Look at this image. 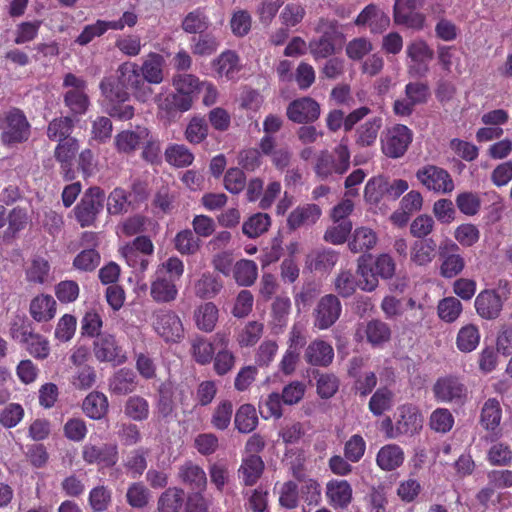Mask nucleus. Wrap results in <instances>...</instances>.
<instances>
[{"label": "nucleus", "instance_id": "obj_45", "mask_svg": "<svg viewBox=\"0 0 512 512\" xmlns=\"http://www.w3.org/2000/svg\"><path fill=\"white\" fill-rule=\"evenodd\" d=\"M164 155L166 162L177 168L188 167L194 161L193 153L183 144H170Z\"/></svg>", "mask_w": 512, "mask_h": 512}, {"label": "nucleus", "instance_id": "obj_7", "mask_svg": "<svg viewBox=\"0 0 512 512\" xmlns=\"http://www.w3.org/2000/svg\"><path fill=\"white\" fill-rule=\"evenodd\" d=\"M155 333L166 343H178L184 338V327L180 317L172 310L158 309L152 315Z\"/></svg>", "mask_w": 512, "mask_h": 512}, {"label": "nucleus", "instance_id": "obj_3", "mask_svg": "<svg viewBox=\"0 0 512 512\" xmlns=\"http://www.w3.org/2000/svg\"><path fill=\"white\" fill-rule=\"evenodd\" d=\"M1 142L12 146L26 142L31 134L30 124L22 110L11 108L0 119Z\"/></svg>", "mask_w": 512, "mask_h": 512}, {"label": "nucleus", "instance_id": "obj_42", "mask_svg": "<svg viewBox=\"0 0 512 512\" xmlns=\"http://www.w3.org/2000/svg\"><path fill=\"white\" fill-rule=\"evenodd\" d=\"M63 101L74 117L84 115L90 106L86 90H68L64 94Z\"/></svg>", "mask_w": 512, "mask_h": 512}, {"label": "nucleus", "instance_id": "obj_30", "mask_svg": "<svg viewBox=\"0 0 512 512\" xmlns=\"http://www.w3.org/2000/svg\"><path fill=\"white\" fill-rule=\"evenodd\" d=\"M371 260V255H362L357 260L356 273L360 277L358 281V288L365 292H372L379 285V277L375 274V268L372 265Z\"/></svg>", "mask_w": 512, "mask_h": 512}, {"label": "nucleus", "instance_id": "obj_53", "mask_svg": "<svg viewBox=\"0 0 512 512\" xmlns=\"http://www.w3.org/2000/svg\"><path fill=\"white\" fill-rule=\"evenodd\" d=\"M184 501V491L181 488L170 487L158 499L159 512H178Z\"/></svg>", "mask_w": 512, "mask_h": 512}, {"label": "nucleus", "instance_id": "obj_16", "mask_svg": "<svg viewBox=\"0 0 512 512\" xmlns=\"http://www.w3.org/2000/svg\"><path fill=\"white\" fill-rule=\"evenodd\" d=\"M79 150V142L76 138H68L57 144L54 157L60 165V172L66 181H72L76 177L74 160Z\"/></svg>", "mask_w": 512, "mask_h": 512}, {"label": "nucleus", "instance_id": "obj_21", "mask_svg": "<svg viewBox=\"0 0 512 512\" xmlns=\"http://www.w3.org/2000/svg\"><path fill=\"white\" fill-rule=\"evenodd\" d=\"M149 138V129L137 125L134 130H123L114 139L116 150L119 153L131 154L138 149L140 144Z\"/></svg>", "mask_w": 512, "mask_h": 512}, {"label": "nucleus", "instance_id": "obj_43", "mask_svg": "<svg viewBox=\"0 0 512 512\" xmlns=\"http://www.w3.org/2000/svg\"><path fill=\"white\" fill-rule=\"evenodd\" d=\"M193 99L189 95L176 91L167 95L160 103L159 109L165 111L168 115L176 112H186L191 109Z\"/></svg>", "mask_w": 512, "mask_h": 512}, {"label": "nucleus", "instance_id": "obj_2", "mask_svg": "<svg viewBox=\"0 0 512 512\" xmlns=\"http://www.w3.org/2000/svg\"><path fill=\"white\" fill-rule=\"evenodd\" d=\"M350 168V150L344 140L334 148L333 153L322 150L315 158L314 172L320 180H327L333 174L343 175Z\"/></svg>", "mask_w": 512, "mask_h": 512}, {"label": "nucleus", "instance_id": "obj_25", "mask_svg": "<svg viewBox=\"0 0 512 512\" xmlns=\"http://www.w3.org/2000/svg\"><path fill=\"white\" fill-rule=\"evenodd\" d=\"M404 460V451L397 444H386L382 446L376 455L377 466L386 472H390L401 467Z\"/></svg>", "mask_w": 512, "mask_h": 512}, {"label": "nucleus", "instance_id": "obj_59", "mask_svg": "<svg viewBox=\"0 0 512 512\" xmlns=\"http://www.w3.org/2000/svg\"><path fill=\"white\" fill-rule=\"evenodd\" d=\"M233 404L230 400H222L214 408L211 416V425L216 430H226L232 419Z\"/></svg>", "mask_w": 512, "mask_h": 512}, {"label": "nucleus", "instance_id": "obj_52", "mask_svg": "<svg viewBox=\"0 0 512 512\" xmlns=\"http://www.w3.org/2000/svg\"><path fill=\"white\" fill-rule=\"evenodd\" d=\"M74 128V121L69 116L58 117L49 122L47 137L52 141H65L70 137Z\"/></svg>", "mask_w": 512, "mask_h": 512}, {"label": "nucleus", "instance_id": "obj_41", "mask_svg": "<svg viewBox=\"0 0 512 512\" xmlns=\"http://www.w3.org/2000/svg\"><path fill=\"white\" fill-rule=\"evenodd\" d=\"M210 26L209 17L203 8H196L189 12L182 20V29L189 34H202Z\"/></svg>", "mask_w": 512, "mask_h": 512}, {"label": "nucleus", "instance_id": "obj_50", "mask_svg": "<svg viewBox=\"0 0 512 512\" xmlns=\"http://www.w3.org/2000/svg\"><path fill=\"white\" fill-rule=\"evenodd\" d=\"M271 226V217L267 213L258 212L250 216L242 226V232L249 238H257L266 233Z\"/></svg>", "mask_w": 512, "mask_h": 512}, {"label": "nucleus", "instance_id": "obj_46", "mask_svg": "<svg viewBox=\"0 0 512 512\" xmlns=\"http://www.w3.org/2000/svg\"><path fill=\"white\" fill-rule=\"evenodd\" d=\"M100 90L102 95L107 99L110 104L113 102H126L129 100L128 90L119 83V79L112 77H105L100 82Z\"/></svg>", "mask_w": 512, "mask_h": 512}, {"label": "nucleus", "instance_id": "obj_31", "mask_svg": "<svg viewBox=\"0 0 512 512\" xmlns=\"http://www.w3.org/2000/svg\"><path fill=\"white\" fill-rule=\"evenodd\" d=\"M377 241L375 231L367 227H358L354 230L348 247L353 253H366L376 246Z\"/></svg>", "mask_w": 512, "mask_h": 512}, {"label": "nucleus", "instance_id": "obj_55", "mask_svg": "<svg viewBox=\"0 0 512 512\" xmlns=\"http://www.w3.org/2000/svg\"><path fill=\"white\" fill-rule=\"evenodd\" d=\"M41 20L23 21L16 25L13 42L16 45H23L34 41L41 28Z\"/></svg>", "mask_w": 512, "mask_h": 512}, {"label": "nucleus", "instance_id": "obj_15", "mask_svg": "<svg viewBox=\"0 0 512 512\" xmlns=\"http://www.w3.org/2000/svg\"><path fill=\"white\" fill-rule=\"evenodd\" d=\"M396 422L401 436H414L423 428L424 418L418 406L406 403L397 408Z\"/></svg>", "mask_w": 512, "mask_h": 512}, {"label": "nucleus", "instance_id": "obj_44", "mask_svg": "<svg viewBox=\"0 0 512 512\" xmlns=\"http://www.w3.org/2000/svg\"><path fill=\"white\" fill-rule=\"evenodd\" d=\"M223 288L222 282L210 273H203L194 284V293L201 299L214 298Z\"/></svg>", "mask_w": 512, "mask_h": 512}, {"label": "nucleus", "instance_id": "obj_38", "mask_svg": "<svg viewBox=\"0 0 512 512\" xmlns=\"http://www.w3.org/2000/svg\"><path fill=\"white\" fill-rule=\"evenodd\" d=\"M219 311L212 302L201 304L194 313L195 323L198 329L204 332H211L218 321Z\"/></svg>", "mask_w": 512, "mask_h": 512}, {"label": "nucleus", "instance_id": "obj_36", "mask_svg": "<svg viewBox=\"0 0 512 512\" xmlns=\"http://www.w3.org/2000/svg\"><path fill=\"white\" fill-rule=\"evenodd\" d=\"M235 282L239 286H252L258 277V267L253 260L241 259L237 261L232 269Z\"/></svg>", "mask_w": 512, "mask_h": 512}, {"label": "nucleus", "instance_id": "obj_49", "mask_svg": "<svg viewBox=\"0 0 512 512\" xmlns=\"http://www.w3.org/2000/svg\"><path fill=\"white\" fill-rule=\"evenodd\" d=\"M214 68L220 77L233 79L240 69L239 57L234 51H225L215 60Z\"/></svg>", "mask_w": 512, "mask_h": 512}, {"label": "nucleus", "instance_id": "obj_4", "mask_svg": "<svg viewBox=\"0 0 512 512\" xmlns=\"http://www.w3.org/2000/svg\"><path fill=\"white\" fill-rule=\"evenodd\" d=\"M105 201L104 190L98 186L89 187L80 202L74 207V214L81 227L93 226L102 212Z\"/></svg>", "mask_w": 512, "mask_h": 512}, {"label": "nucleus", "instance_id": "obj_26", "mask_svg": "<svg viewBox=\"0 0 512 512\" xmlns=\"http://www.w3.org/2000/svg\"><path fill=\"white\" fill-rule=\"evenodd\" d=\"M178 477L191 490L200 492L206 488L207 477L205 471L192 461H187L179 467Z\"/></svg>", "mask_w": 512, "mask_h": 512}, {"label": "nucleus", "instance_id": "obj_14", "mask_svg": "<svg viewBox=\"0 0 512 512\" xmlns=\"http://www.w3.org/2000/svg\"><path fill=\"white\" fill-rule=\"evenodd\" d=\"M342 305L334 294L324 295L314 311V325L320 330L330 328L340 317Z\"/></svg>", "mask_w": 512, "mask_h": 512}, {"label": "nucleus", "instance_id": "obj_6", "mask_svg": "<svg viewBox=\"0 0 512 512\" xmlns=\"http://www.w3.org/2000/svg\"><path fill=\"white\" fill-rule=\"evenodd\" d=\"M116 73L119 83L130 90L138 101L147 102L152 98L153 90L145 83V78L142 77L140 67L136 63L124 62L119 65Z\"/></svg>", "mask_w": 512, "mask_h": 512}, {"label": "nucleus", "instance_id": "obj_29", "mask_svg": "<svg viewBox=\"0 0 512 512\" xmlns=\"http://www.w3.org/2000/svg\"><path fill=\"white\" fill-rule=\"evenodd\" d=\"M56 306L57 303L51 295L40 294L31 300L29 313L37 322H48L55 317Z\"/></svg>", "mask_w": 512, "mask_h": 512}, {"label": "nucleus", "instance_id": "obj_60", "mask_svg": "<svg viewBox=\"0 0 512 512\" xmlns=\"http://www.w3.org/2000/svg\"><path fill=\"white\" fill-rule=\"evenodd\" d=\"M175 208V194L167 186H162L155 193L152 209L155 214H170Z\"/></svg>", "mask_w": 512, "mask_h": 512}, {"label": "nucleus", "instance_id": "obj_20", "mask_svg": "<svg viewBox=\"0 0 512 512\" xmlns=\"http://www.w3.org/2000/svg\"><path fill=\"white\" fill-rule=\"evenodd\" d=\"M322 215L321 208L313 203L297 206L287 217V228L295 231L304 226L315 224Z\"/></svg>", "mask_w": 512, "mask_h": 512}, {"label": "nucleus", "instance_id": "obj_35", "mask_svg": "<svg viewBox=\"0 0 512 512\" xmlns=\"http://www.w3.org/2000/svg\"><path fill=\"white\" fill-rule=\"evenodd\" d=\"M163 65L164 58L162 55L154 52L150 53L140 67L145 83L148 85L160 84L163 81Z\"/></svg>", "mask_w": 512, "mask_h": 512}, {"label": "nucleus", "instance_id": "obj_22", "mask_svg": "<svg viewBox=\"0 0 512 512\" xmlns=\"http://www.w3.org/2000/svg\"><path fill=\"white\" fill-rule=\"evenodd\" d=\"M334 358L333 347L324 340H314L306 348L305 361L312 366L327 367Z\"/></svg>", "mask_w": 512, "mask_h": 512}, {"label": "nucleus", "instance_id": "obj_18", "mask_svg": "<svg viewBox=\"0 0 512 512\" xmlns=\"http://www.w3.org/2000/svg\"><path fill=\"white\" fill-rule=\"evenodd\" d=\"M477 314L485 320L497 319L503 309V300L495 289H484L475 298Z\"/></svg>", "mask_w": 512, "mask_h": 512}, {"label": "nucleus", "instance_id": "obj_8", "mask_svg": "<svg viewBox=\"0 0 512 512\" xmlns=\"http://www.w3.org/2000/svg\"><path fill=\"white\" fill-rule=\"evenodd\" d=\"M415 177L423 187L436 194H449L455 188L450 173L437 165L426 164L420 167Z\"/></svg>", "mask_w": 512, "mask_h": 512}, {"label": "nucleus", "instance_id": "obj_58", "mask_svg": "<svg viewBox=\"0 0 512 512\" xmlns=\"http://www.w3.org/2000/svg\"><path fill=\"white\" fill-rule=\"evenodd\" d=\"M315 31L320 33V37L328 39L337 44L344 40V34L341 30V25L336 19L326 17L319 18Z\"/></svg>", "mask_w": 512, "mask_h": 512}, {"label": "nucleus", "instance_id": "obj_37", "mask_svg": "<svg viewBox=\"0 0 512 512\" xmlns=\"http://www.w3.org/2000/svg\"><path fill=\"white\" fill-rule=\"evenodd\" d=\"M502 408L496 398H489L483 404L480 423L488 431H495L501 422Z\"/></svg>", "mask_w": 512, "mask_h": 512}, {"label": "nucleus", "instance_id": "obj_57", "mask_svg": "<svg viewBox=\"0 0 512 512\" xmlns=\"http://www.w3.org/2000/svg\"><path fill=\"white\" fill-rule=\"evenodd\" d=\"M193 359L200 365H207L213 360L215 354L214 344L203 337H196L191 342Z\"/></svg>", "mask_w": 512, "mask_h": 512}, {"label": "nucleus", "instance_id": "obj_64", "mask_svg": "<svg viewBox=\"0 0 512 512\" xmlns=\"http://www.w3.org/2000/svg\"><path fill=\"white\" fill-rule=\"evenodd\" d=\"M50 272V264L43 257H35L26 270V279L30 283L43 284L47 281Z\"/></svg>", "mask_w": 512, "mask_h": 512}, {"label": "nucleus", "instance_id": "obj_33", "mask_svg": "<svg viewBox=\"0 0 512 512\" xmlns=\"http://www.w3.org/2000/svg\"><path fill=\"white\" fill-rule=\"evenodd\" d=\"M108 399L102 392H90L84 399L82 409L85 415L93 420H100L108 412Z\"/></svg>", "mask_w": 512, "mask_h": 512}, {"label": "nucleus", "instance_id": "obj_11", "mask_svg": "<svg viewBox=\"0 0 512 512\" xmlns=\"http://www.w3.org/2000/svg\"><path fill=\"white\" fill-rule=\"evenodd\" d=\"M434 398L442 403H463L467 397V388L455 376L440 377L432 388Z\"/></svg>", "mask_w": 512, "mask_h": 512}, {"label": "nucleus", "instance_id": "obj_47", "mask_svg": "<svg viewBox=\"0 0 512 512\" xmlns=\"http://www.w3.org/2000/svg\"><path fill=\"white\" fill-rule=\"evenodd\" d=\"M133 209V201L129 200L128 192L122 187L114 188L107 197V211L110 215H120Z\"/></svg>", "mask_w": 512, "mask_h": 512}, {"label": "nucleus", "instance_id": "obj_34", "mask_svg": "<svg viewBox=\"0 0 512 512\" xmlns=\"http://www.w3.org/2000/svg\"><path fill=\"white\" fill-rule=\"evenodd\" d=\"M437 244L432 238L417 240L411 247V261L418 266H425L436 257Z\"/></svg>", "mask_w": 512, "mask_h": 512}, {"label": "nucleus", "instance_id": "obj_56", "mask_svg": "<svg viewBox=\"0 0 512 512\" xmlns=\"http://www.w3.org/2000/svg\"><path fill=\"white\" fill-rule=\"evenodd\" d=\"M124 413L134 421H144L149 416V403L142 396H130L125 402Z\"/></svg>", "mask_w": 512, "mask_h": 512}, {"label": "nucleus", "instance_id": "obj_9", "mask_svg": "<svg viewBox=\"0 0 512 512\" xmlns=\"http://www.w3.org/2000/svg\"><path fill=\"white\" fill-rule=\"evenodd\" d=\"M12 337L23 344L31 356L44 360L50 354V344L43 335L35 333L31 323H16L11 328Z\"/></svg>", "mask_w": 512, "mask_h": 512}, {"label": "nucleus", "instance_id": "obj_5", "mask_svg": "<svg viewBox=\"0 0 512 512\" xmlns=\"http://www.w3.org/2000/svg\"><path fill=\"white\" fill-rule=\"evenodd\" d=\"M92 352L100 363H110L113 366H120L127 362L128 355L123 345L115 334L103 332L94 339Z\"/></svg>", "mask_w": 512, "mask_h": 512}, {"label": "nucleus", "instance_id": "obj_28", "mask_svg": "<svg viewBox=\"0 0 512 512\" xmlns=\"http://www.w3.org/2000/svg\"><path fill=\"white\" fill-rule=\"evenodd\" d=\"M446 249L451 253L445 254L441 251L440 255L442 263L440 265V274L444 278H453L463 271L465 268V260L459 253H457L459 251V246L456 243H449L446 246Z\"/></svg>", "mask_w": 512, "mask_h": 512}, {"label": "nucleus", "instance_id": "obj_10", "mask_svg": "<svg viewBox=\"0 0 512 512\" xmlns=\"http://www.w3.org/2000/svg\"><path fill=\"white\" fill-rule=\"evenodd\" d=\"M413 140V132L406 125L396 124L387 129L381 140V149L389 158H400L408 150Z\"/></svg>", "mask_w": 512, "mask_h": 512}, {"label": "nucleus", "instance_id": "obj_40", "mask_svg": "<svg viewBox=\"0 0 512 512\" xmlns=\"http://www.w3.org/2000/svg\"><path fill=\"white\" fill-rule=\"evenodd\" d=\"M367 341L373 346H380L391 339L392 331L390 326L379 319H372L365 327Z\"/></svg>", "mask_w": 512, "mask_h": 512}, {"label": "nucleus", "instance_id": "obj_12", "mask_svg": "<svg viewBox=\"0 0 512 512\" xmlns=\"http://www.w3.org/2000/svg\"><path fill=\"white\" fill-rule=\"evenodd\" d=\"M407 57L412 64L408 66V72L412 76L423 77L429 71L428 63L434 57V51L423 39H416L406 47Z\"/></svg>", "mask_w": 512, "mask_h": 512}, {"label": "nucleus", "instance_id": "obj_62", "mask_svg": "<svg viewBox=\"0 0 512 512\" xmlns=\"http://www.w3.org/2000/svg\"><path fill=\"white\" fill-rule=\"evenodd\" d=\"M387 194V180L382 176L370 178L364 188V198L369 204L377 205Z\"/></svg>", "mask_w": 512, "mask_h": 512}, {"label": "nucleus", "instance_id": "obj_39", "mask_svg": "<svg viewBox=\"0 0 512 512\" xmlns=\"http://www.w3.org/2000/svg\"><path fill=\"white\" fill-rule=\"evenodd\" d=\"M235 428L243 434L254 431L258 425V416L255 407L252 404L241 405L234 418Z\"/></svg>", "mask_w": 512, "mask_h": 512}, {"label": "nucleus", "instance_id": "obj_48", "mask_svg": "<svg viewBox=\"0 0 512 512\" xmlns=\"http://www.w3.org/2000/svg\"><path fill=\"white\" fill-rule=\"evenodd\" d=\"M381 126V117L371 118L360 125L357 129L356 144L361 147L372 146L376 142Z\"/></svg>", "mask_w": 512, "mask_h": 512}, {"label": "nucleus", "instance_id": "obj_17", "mask_svg": "<svg viewBox=\"0 0 512 512\" xmlns=\"http://www.w3.org/2000/svg\"><path fill=\"white\" fill-rule=\"evenodd\" d=\"M320 116V105L311 97L292 101L287 107V117L299 124L314 122Z\"/></svg>", "mask_w": 512, "mask_h": 512}, {"label": "nucleus", "instance_id": "obj_54", "mask_svg": "<svg viewBox=\"0 0 512 512\" xmlns=\"http://www.w3.org/2000/svg\"><path fill=\"white\" fill-rule=\"evenodd\" d=\"M393 392L387 387L379 388L369 400V410L375 416H380L391 409L393 405Z\"/></svg>", "mask_w": 512, "mask_h": 512}, {"label": "nucleus", "instance_id": "obj_1", "mask_svg": "<svg viewBox=\"0 0 512 512\" xmlns=\"http://www.w3.org/2000/svg\"><path fill=\"white\" fill-rule=\"evenodd\" d=\"M184 274V263L178 257H170L158 265L150 285V296L156 303H170L178 296L176 282Z\"/></svg>", "mask_w": 512, "mask_h": 512}, {"label": "nucleus", "instance_id": "obj_19", "mask_svg": "<svg viewBox=\"0 0 512 512\" xmlns=\"http://www.w3.org/2000/svg\"><path fill=\"white\" fill-rule=\"evenodd\" d=\"M326 497L334 509H346L353 500V489L347 480L331 479L326 484Z\"/></svg>", "mask_w": 512, "mask_h": 512}, {"label": "nucleus", "instance_id": "obj_32", "mask_svg": "<svg viewBox=\"0 0 512 512\" xmlns=\"http://www.w3.org/2000/svg\"><path fill=\"white\" fill-rule=\"evenodd\" d=\"M393 20L396 25L415 31L423 30L426 25L424 13L417 10H406L398 6H393Z\"/></svg>", "mask_w": 512, "mask_h": 512}, {"label": "nucleus", "instance_id": "obj_23", "mask_svg": "<svg viewBox=\"0 0 512 512\" xmlns=\"http://www.w3.org/2000/svg\"><path fill=\"white\" fill-rule=\"evenodd\" d=\"M339 255L332 249H316L308 254L306 266L311 272L328 273L337 264Z\"/></svg>", "mask_w": 512, "mask_h": 512}, {"label": "nucleus", "instance_id": "obj_51", "mask_svg": "<svg viewBox=\"0 0 512 512\" xmlns=\"http://www.w3.org/2000/svg\"><path fill=\"white\" fill-rule=\"evenodd\" d=\"M480 342V332L476 325L467 324L463 326L456 338L457 348L464 353L474 351Z\"/></svg>", "mask_w": 512, "mask_h": 512}, {"label": "nucleus", "instance_id": "obj_63", "mask_svg": "<svg viewBox=\"0 0 512 512\" xmlns=\"http://www.w3.org/2000/svg\"><path fill=\"white\" fill-rule=\"evenodd\" d=\"M101 256L95 248L82 250L73 259V267L82 272H92L100 264Z\"/></svg>", "mask_w": 512, "mask_h": 512}, {"label": "nucleus", "instance_id": "obj_24", "mask_svg": "<svg viewBox=\"0 0 512 512\" xmlns=\"http://www.w3.org/2000/svg\"><path fill=\"white\" fill-rule=\"evenodd\" d=\"M264 468V461L259 455L249 454L242 459L238 478L245 486H253L261 478Z\"/></svg>", "mask_w": 512, "mask_h": 512}, {"label": "nucleus", "instance_id": "obj_13", "mask_svg": "<svg viewBox=\"0 0 512 512\" xmlns=\"http://www.w3.org/2000/svg\"><path fill=\"white\" fill-rule=\"evenodd\" d=\"M82 459L88 465L98 464L111 468L118 462V447L111 443H104L101 446L86 443L82 447Z\"/></svg>", "mask_w": 512, "mask_h": 512}, {"label": "nucleus", "instance_id": "obj_27", "mask_svg": "<svg viewBox=\"0 0 512 512\" xmlns=\"http://www.w3.org/2000/svg\"><path fill=\"white\" fill-rule=\"evenodd\" d=\"M109 390L112 394L122 396L132 393L137 387V376L130 368L117 370L109 379Z\"/></svg>", "mask_w": 512, "mask_h": 512}, {"label": "nucleus", "instance_id": "obj_61", "mask_svg": "<svg viewBox=\"0 0 512 512\" xmlns=\"http://www.w3.org/2000/svg\"><path fill=\"white\" fill-rule=\"evenodd\" d=\"M264 324L258 321H249L239 332L237 342L240 347H252L262 337Z\"/></svg>", "mask_w": 512, "mask_h": 512}]
</instances>
